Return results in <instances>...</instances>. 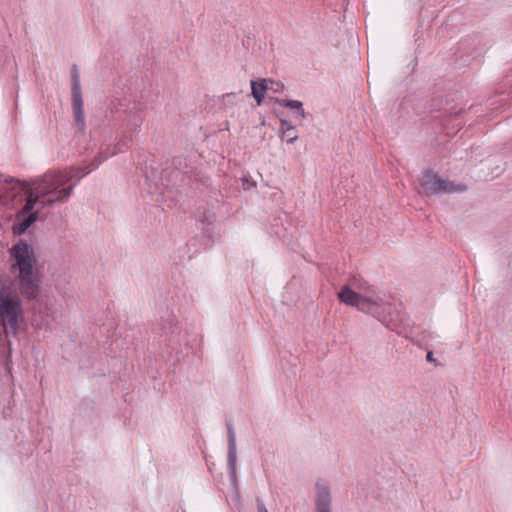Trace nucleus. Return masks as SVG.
<instances>
[{"mask_svg": "<svg viewBox=\"0 0 512 512\" xmlns=\"http://www.w3.org/2000/svg\"><path fill=\"white\" fill-rule=\"evenodd\" d=\"M101 162V159L96 158V163L84 167L72 166L64 170L49 171L31 182H23L22 190L26 196L34 198L40 208L65 203L73 194L77 183Z\"/></svg>", "mask_w": 512, "mask_h": 512, "instance_id": "obj_1", "label": "nucleus"}, {"mask_svg": "<svg viewBox=\"0 0 512 512\" xmlns=\"http://www.w3.org/2000/svg\"><path fill=\"white\" fill-rule=\"evenodd\" d=\"M10 255L14 260L11 265L15 275L14 285L23 298L37 299L40 293L41 277L33 246L20 240L11 247Z\"/></svg>", "mask_w": 512, "mask_h": 512, "instance_id": "obj_2", "label": "nucleus"}, {"mask_svg": "<svg viewBox=\"0 0 512 512\" xmlns=\"http://www.w3.org/2000/svg\"><path fill=\"white\" fill-rule=\"evenodd\" d=\"M338 297L341 302L372 315L383 324L391 320V303L386 295L373 287H368L363 293H356L348 286H344L338 292Z\"/></svg>", "mask_w": 512, "mask_h": 512, "instance_id": "obj_3", "label": "nucleus"}, {"mask_svg": "<svg viewBox=\"0 0 512 512\" xmlns=\"http://www.w3.org/2000/svg\"><path fill=\"white\" fill-rule=\"evenodd\" d=\"M0 319L7 338L18 334L19 324L23 320L21 301L12 296V292L5 285L0 286Z\"/></svg>", "mask_w": 512, "mask_h": 512, "instance_id": "obj_4", "label": "nucleus"}, {"mask_svg": "<svg viewBox=\"0 0 512 512\" xmlns=\"http://www.w3.org/2000/svg\"><path fill=\"white\" fill-rule=\"evenodd\" d=\"M421 186L424 192L428 195L449 194L461 192L466 189L464 185H456L453 182L438 177L431 171H427L423 174Z\"/></svg>", "mask_w": 512, "mask_h": 512, "instance_id": "obj_5", "label": "nucleus"}, {"mask_svg": "<svg viewBox=\"0 0 512 512\" xmlns=\"http://www.w3.org/2000/svg\"><path fill=\"white\" fill-rule=\"evenodd\" d=\"M72 80V108L75 120V126L81 132L86 128V118L84 113V102L80 83V74L76 66L71 71Z\"/></svg>", "mask_w": 512, "mask_h": 512, "instance_id": "obj_6", "label": "nucleus"}, {"mask_svg": "<svg viewBox=\"0 0 512 512\" xmlns=\"http://www.w3.org/2000/svg\"><path fill=\"white\" fill-rule=\"evenodd\" d=\"M120 118L125 122L126 127L131 132H139L143 123L142 107L139 103L133 101L120 102L115 107Z\"/></svg>", "mask_w": 512, "mask_h": 512, "instance_id": "obj_7", "label": "nucleus"}, {"mask_svg": "<svg viewBox=\"0 0 512 512\" xmlns=\"http://www.w3.org/2000/svg\"><path fill=\"white\" fill-rule=\"evenodd\" d=\"M40 206L34 198L26 196L23 208L16 214V222L13 224V232L18 235L24 234L27 229L38 219Z\"/></svg>", "mask_w": 512, "mask_h": 512, "instance_id": "obj_8", "label": "nucleus"}, {"mask_svg": "<svg viewBox=\"0 0 512 512\" xmlns=\"http://www.w3.org/2000/svg\"><path fill=\"white\" fill-rule=\"evenodd\" d=\"M314 486L315 512H332V493L329 482L317 479Z\"/></svg>", "mask_w": 512, "mask_h": 512, "instance_id": "obj_9", "label": "nucleus"}, {"mask_svg": "<svg viewBox=\"0 0 512 512\" xmlns=\"http://www.w3.org/2000/svg\"><path fill=\"white\" fill-rule=\"evenodd\" d=\"M228 436V466L230 470V478L233 483L236 482V464H237V445L236 432L233 424L227 422Z\"/></svg>", "mask_w": 512, "mask_h": 512, "instance_id": "obj_10", "label": "nucleus"}, {"mask_svg": "<svg viewBox=\"0 0 512 512\" xmlns=\"http://www.w3.org/2000/svg\"><path fill=\"white\" fill-rule=\"evenodd\" d=\"M251 94L258 105H261L268 90V79H260L259 81L251 80Z\"/></svg>", "mask_w": 512, "mask_h": 512, "instance_id": "obj_11", "label": "nucleus"}, {"mask_svg": "<svg viewBox=\"0 0 512 512\" xmlns=\"http://www.w3.org/2000/svg\"><path fill=\"white\" fill-rule=\"evenodd\" d=\"M276 102L282 106V107H286V108H289L295 112H297L301 118L305 119L306 118V113L303 109V104L301 101L299 100H282V99H276Z\"/></svg>", "mask_w": 512, "mask_h": 512, "instance_id": "obj_12", "label": "nucleus"}, {"mask_svg": "<svg viewBox=\"0 0 512 512\" xmlns=\"http://www.w3.org/2000/svg\"><path fill=\"white\" fill-rule=\"evenodd\" d=\"M295 127L291 125L287 120L280 119V131H281V137L283 138L284 135L290 131H293Z\"/></svg>", "mask_w": 512, "mask_h": 512, "instance_id": "obj_13", "label": "nucleus"}, {"mask_svg": "<svg viewBox=\"0 0 512 512\" xmlns=\"http://www.w3.org/2000/svg\"><path fill=\"white\" fill-rule=\"evenodd\" d=\"M284 89V85L274 80L268 79V90H272L275 93L281 92Z\"/></svg>", "mask_w": 512, "mask_h": 512, "instance_id": "obj_14", "label": "nucleus"}, {"mask_svg": "<svg viewBox=\"0 0 512 512\" xmlns=\"http://www.w3.org/2000/svg\"><path fill=\"white\" fill-rule=\"evenodd\" d=\"M257 509L258 512H269L266 506L264 505L263 501L260 499H257Z\"/></svg>", "mask_w": 512, "mask_h": 512, "instance_id": "obj_15", "label": "nucleus"}, {"mask_svg": "<svg viewBox=\"0 0 512 512\" xmlns=\"http://www.w3.org/2000/svg\"><path fill=\"white\" fill-rule=\"evenodd\" d=\"M297 139H298V135L297 134L290 135V137L287 139V143L291 144V143L295 142Z\"/></svg>", "mask_w": 512, "mask_h": 512, "instance_id": "obj_16", "label": "nucleus"}, {"mask_svg": "<svg viewBox=\"0 0 512 512\" xmlns=\"http://www.w3.org/2000/svg\"><path fill=\"white\" fill-rule=\"evenodd\" d=\"M426 359H427L429 362H433V361H434L432 352H428V353H427V355H426Z\"/></svg>", "mask_w": 512, "mask_h": 512, "instance_id": "obj_17", "label": "nucleus"}, {"mask_svg": "<svg viewBox=\"0 0 512 512\" xmlns=\"http://www.w3.org/2000/svg\"><path fill=\"white\" fill-rule=\"evenodd\" d=\"M5 182H6V183H12V182H14V178L6 179V180H5Z\"/></svg>", "mask_w": 512, "mask_h": 512, "instance_id": "obj_18", "label": "nucleus"}]
</instances>
